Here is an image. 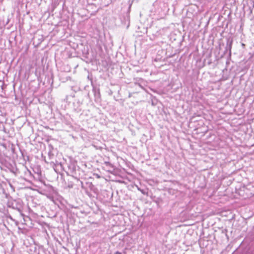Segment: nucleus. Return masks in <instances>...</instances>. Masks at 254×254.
<instances>
[{"instance_id":"obj_1","label":"nucleus","mask_w":254,"mask_h":254,"mask_svg":"<svg viewBox=\"0 0 254 254\" xmlns=\"http://www.w3.org/2000/svg\"><path fill=\"white\" fill-rule=\"evenodd\" d=\"M115 254H122V253L120 252L117 251L115 253Z\"/></svg>"}]
</instances>
